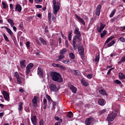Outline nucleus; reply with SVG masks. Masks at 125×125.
I'll use <instances>...</instances> for the list:
<instances>
[{
  "instance_id": "f257e3e1",
  "label": "nucleus",
  "mask_w": 125,
  "mask_h": 125,
  "mask_svg": "<svg viewBox=\"0 0 125 125\" xmlns=\"http://www.w3.org/2000/svg\"><path fill=\"white\" fill-rule=\"evenodd\" d=\"M51 77L54 82H57V83H62L63 82V78L61 74L59 73L54 72L51 73Z\"/></svg>"
},
{
  "instance_id": "f03ea898",
  "label": "nucleus",
  "mask_w": 125,
  "mask_h": 125,
  "mask_svg": "<svg viewBox=\"0 0 125 125\" xmlns=\"http://www.w3.org/2000/svg\"><path fill=\"white\" fill-rule=\"evenodd\" d=\"M60 9V3L53 0V12L55 15H57L58 11Z\"/></svg>"
},
{
  "instance_id": "7ed1b4c3",
  "label": "nucleus",
  "mask_w": 125,
  "mask_h": 125,
  "mask_svg": "<svg viewBox=\"0 0 125 125\" xmlns=\"http://www.w3.org/2000/svg\"><path fill=\"white\" fill-rule=\"evenodd\" d=\"M118 114L116 111H112V112L108 115L106 120L108 122H113L116 119Z\"/></svg>"
},
{
  "instance_id": "20e7f679",
  "label": "nucleus",
  "mask_w": 125,
  "mask_h": 125,
  "mask_svg": "<svg viewBox=\"0 0 125 125\" xmlns=\"http://www.w3.org/2000/svg\"><path fill=\"white\" fill-rule=\"evenodd\" d=\"M1 29L5 28L8 34H9V35L10 36V37L12 39V40L13 41H16V37H15L14 33H13V32H12V30H11V29H10L7 26H2L1 27Z\"/></svg>"
},
{
  "instance_id": "39448f33",
  "label": "nucleus",
  "mask_w": 125,
  "mask_h": 125,
  "mask_svg": "<svg viewBox=\"0 0 125 125\" xmlns=\"http://www.w3.org/2000/svg\"><path fill=\"white\" fill-rule=\"evenodd\" d=\"M66 52H67V49L66 48H62L60 51V55L59 56V59L57 60V61L58 62H59V61H61V60H62V59H63L64 57H65V56H64V54H65Z\"/></svg>"
},
{
  "instance_id": "423d86ee",
  "label": "nucleus",
  "mask_w": 125,
  "mask_h": 125,
  "mask_svg": "<svg viewBox=\"0 0 125 125\" xmlns=\"http://www.w3.org/2000/svg\"><path fill=\"white\" fill-rule=\"evenodd\" d=\"M33 67H34V64L33 63H29L27 65L26 67V74L27 75V76H28L29 74L31 73V69H32Z\"/></svg>"
},
{
  "instance_id": "0eeeda50",
  "label": "nucleus",
  "mask_w": 125,
  "mask_h": 125,
  "mask_svg": "<svg viewBox=\"0 0 125 125\" xmlns=\"http://www.w3.org/2000/svg\"><path fill=\"white\" fill-rule=\"evenodd\" d=\"M2 94L3 95L5 100H6V101H8V102H9V94H8V93L5 91H2Z\"/></svg>"
},
{
  "instance_id": "6e6552de",
  "label": "nucleus",
  "mask_w": 125,
  "mask_h": 125,
  "mask_svg": "<svg viewBox=\"0 0 125 125\" xmlns=\"http://www.w3.org/2000/svg\"><path fill=\"white\" fill-rule=\"evenodd\" d=\"M79 28H76L75 29V34L76 35L75 38H77L78 40H81V32L79 31Z\"/></svg>"
},
{
  "instance_id": "1a4fd4ad",
  "label": "nucleus",
  "mask_w": 125,
  "mask_h": 125,
  "mask_svg": "<svg viewBox=\"0 0 125 125\" xmlns=\"http://www.w3.org/2000/svg\"><path fill=\"white\" fill-rule=\"evenodd\" d=\"M101 8H102V6L101 4L98 5V6L97 7L95 14L97 16H99V15H100Z\"/></svg>"
},
{
  "instance_id": "9d476101",
  "label": "nucleus",
  "mask_w": 125,
  "mask_h": 125,
  "mask_svg": "<svg viewBox=\"0 0 125 125\" xmlns=\"http://www.w3.org/2000/svg\"><path fill=\"white\" fill-rule=\"evenodd\" d=\"M78 52L81 57L83 58V54H84V49L83 46H80L78 48Z\"/></svg>"
},
{
  "instance_id": "9b49d317",
  "label": "nucleus",
  "mask_w": 125,
  "mask_h": 125,
  "mask_svg": "<svg viewBox=\"0 0 125 125\" xmlns=\"http://www.w3.org/2000/svg\"><path fill=\"white\" fill-rule=\"evenodd\" d=\"M49 88L51 91H54L55 92L58 91V89L57 87H56V85H55L54 84H51L49 86Z\"/></svg>"
},
{
  "instance_id": "f8f14e48",
  "label": "nucleus",
  "mask_w": 125,
  "mask_h": 125,
  "mask_svg": "<svg viewBox=\"0 0 125 125\" xmlns=\"http://www.w3.org/2000/svg\"><path fill=\"white\" fill-rule=\"evenodd\" d=\"M31 120L33 125H37V124L38 123V120L37 119L36 116H31Z\"/></svg>"
},
{
  "instance_id": "ddd939ff",
  "label": "nucleus",
  "mask_w": 125,
  "mask_h": 125,
  "mask_svg": "<svg viewBox=\"0 0 125 125\" xmlns=\"http://www.w3.org/2000/svg\"><path fill=\"white\" fill-rule=\"evenodd\" d=\"M75 17L79 22H81L84 26L85 25V22L82 18H81V17L79 16L77 14H75Z\"/></svg>"
},
{
  "instance_id": "4468645a",
  "label": "nucleus",
  "mask_w": 125,
  "mask_h": 125,
  "mask_svg": "<svg viewBox=\"0 0 125 125\" xmlns=\"http://www.w3.org/2000/svg\"><path fill=\"white\" fill-rule=\"evenodd\" d=\"M93 122V120H92V118L89 117L85 120V125H90L91 124H92Z\"/></svg>"
},
{
  "instance_id": "2eb2a0df",
  "label": "nucleus",
  "mask_w": 125,
  "mask_h": 125,
  "mask_svg": "<svg viewBox=\"0 0 125 125\" xmlns=\"http://www.w3.org/2000/svg\"><path fill=\"white\" fill-rule=\"evenodd\" d=\"M15 11L18 12H21L22 11V6L19 4L16 5Z\"/></svg>"
},
{
  "instance_id": "dca6fc26",
  "label": "nucleus",
  "mask_w": 125,
  "mask_h": 125,
  "mask_svg": "<svg viewBox=\"0 0 125 125\" xmlns=\"http://www.w3.org/2000/svg\"><path fill=\"white\" fill-rule=\"evenodd\" d=\"M68 87L71 89V90H72L73 93H77V89L76 88V87H75V86L72 84H69Z\"/></svg>"
},
{
  "instance_id": "f3484780",
  "label": "nucleus",
  "mask_w": 125,
  "mask_h": 125,
  "mask_svg": "<svg viewBox=\"0 0 125 125\" xmlns=\"http://www.w3.org/2000/svg\"><path fill=\"white\" fill-rule=\"evenodd\" d=\"M38 75H39L40 77H42V76H43L42 69V67L41 66H39L38 67Z\"/></svg>"
},
{
  "instance_id": "a211bd4d",
  "label": "nucleus",
  "mask_w": 125,
  "mask_h": 125,
  "mask_svg": "<svg viewBox=\"0 0 125 125\" xmlns=\"http://www.w3.org/2000/svg\"><path fill=\"white\" fill-rule=\"evenodd\" d=\"M106 26V25L103 24L102 23H100V27L99 29H98V32L99 33H101V32H102V31H103V30L104 29V28H105V27Z\"/></svg>"
},
{
  "instance_id": "6ab92c4d",
  "label": "nucleus",
  "mask_w": 125,
  "mask_h": 125,
  "mask_svg": "<svg viewBox=\"0 0 125 125\" xmlns=\"http://www.w3.org/2000/svg\"><path fill=\"white\" fill-rule=\"evenodd\" d=\"M17 79V82L19 84H21L23 82H25V79L23 77H19Z\"/></svg>"
},
{
  "instance_id": "aec40b11",
  "label": "nucleus",
  "mask_w": 125,
  "mask_h": 125,
  "mask_svg": "<svg viewBox=\"0 0 125 125\" xmlns=\"http://www.w3.org/2000/svg\"><path fill=\"white\" fill-rule=\"evenodd\" d=\"M21 67L22 69H24L26 67V60H22L20 62Z\"/></svg>"
},
{
  "instance_id": "412c9836",
  "label": "nucleus",
  "mask_w": 125,
  "mask_h": 125,
  "mask_svg": "<svg viewBox=\"0 0 125 125\" xmlns=\"http://www.w3.org/2000/svg\"><path fill=\"white\" fill-rule=\"evenodd\" d=\"M52 17V14L51 13H48V23L50 25H51L52 21H51V18Z\"/></svg>"
},
{
  "instance_id": "4be33fe9",
  "label": "nucleus",
  "mask_w": 125,
  "mask_h": 125,
  "mask_svg": "<svg viewBox=\"0 0 125 125\" xmlns=\"http://www.w3.org/2000/svg\"><path fill=\"white\" fill-rule=\"evenodd\" d=\"M81 83L84 86H87L88 85V82L84 79H82L81 80Z\"/></svg>"
},
{
  "instance_id": "5701e85b",
  "label": "nucleus",
  "mask_w": 125,
  "mask_h": 125,
  "mask_svg": "<svg viewBox=\"0 0 125 125\" xmlns=\"http://www.w3.org/2000/svg\"><path fill=\"white\" fill-rule=\"evenodd\" d=\"M99 115H103L104 114H107L108 113V111L106 109H104L103 110H100L98 111Z\"/></svg>"
},
{
  "instance_id": "b1692460",
  "label": "nucleus",
  "mask_w": 125,
  "mask_h": 125,
  "mask_svg": "<svg viewBox=\"0 0 125 125\" xmlns=\"http://www.w3.org/2000/svg\"><path fill=\"white\" fill-rule=\"evenodd\" d=\"M62 63H64V64H67V65H70V64H72V60H63L62 61Z\"/></svg>"
},
{
  "instance_id": "393cba45",
  "label": "nucleus",
  "mask_w": 125,
  "mask_h": 125,
  "mask_svg": "<svg viewBox=\"0 0 125 125\" xmlns=\"http://www.w3.org/2000/svg\"><path fill=\"white\" fill-rule=\"evenodd\" d=\"M77 38H76V36L74 37L73 39V46L74 48V49H76V45L77 43Z\"/></svg>"
},
{
  "instance_id": "a878e982",
  "label": "nucleus",
  "mask_w": 125,
  "mask_h": 125,
  "mask_svg": "<svg viewBox=\"0 0 125 125\" xmlns=\"http://www.w3.org/2000/svg\"><path fill=\"white\" fill-rule=\"evenodd\" d=\"M117 12V10L116 9H114L111 12L110 14L109 15L110 18H112L115 15V14Z\"/></svg>"
},
{
  "instance_id": "bb28decb",
  "label": "nucleus",
  "mask_w": 125,
  "mask_h": 125,
  "mask_svg": "<svg viewBox=\"0 0 125 125\" xmlns=\"http://www.w3.org/2000/svg\"><path fill=\"white\" fill-rule=\"evenodd\" d=\"M99 93H100L102 95H105V96H107L108 94L107 93H106V91H105V90L104 89H101L99 90Z\"/></svg>"
},
{
  "instance_id": "cd10ccee",
  "label": "nucleus",
  "mask_w": 125,
  "mask_h": 125,
  "mask_svg": "<svg viewBox=\"0 0 125 125\" xmlns=\"http://www.w3.org/2000/svg\"><path fill=\"white\" fill-rule=\"evenodd\" d=\"M98 103L101 106H104L105 105V101H104V99H100Z\"/></svg>"
},
{
  "instance_id": "c85d7f7f",
  "label": "nucleus",
  "mask_w": 125,
  "mask_h": 125,
  "mask_svg": "<svg viewBox=\"0 0 125 125\" xmlns=\"http://www.w3.org/2000/svg\"><path fill=\"white\" fill-rule=\"evenodd\" d=\"M7 22L10 24L11 27H13L14 26V22H13V20L12 19H9L7 20Z\"/></svg>"
},
{
  "instance_id": "c756f323",
  "label": "nucleus",
  "mask_w": 125,
  "mask_h": 125,
  "mask_svg": "<svg viewBox=\"0 0 125 125\" xmlns=\"http://www.w3.org/2000/svg\"><path fill=\"white\" fill-rule=\"evenodd\" d=\"M119 77L120 80H125V75L124 73H120L119 74Z\"/></svg>"
},
{
  "instance_id": "7c9ffc66",
  "label": "nucleus",
  "mask_w": 125,
  "mask_h": 125,
  "mask_svg": "<svg viewBox=\"0 0 125 125\" xmlns=\"http://www.w3.org/2000/svg\"><path fill=\"white\" fill-rule=\"evenodd\" d=\"M2 4L3 5V9H7L8 8V5L7 4V3L3 1L2 2Z\"/></svg>"
},
{
  "instance_id": "2f4dec72",
  "label": "nucleus",
  "mask_w": 125,
  "mask_h": 125,
  "mask_svg": "<svg viewBox=\"0 0 125 125\" xmlns=\"http://www.w3.org/2000/svg\"><path fill=\"white\" fill-rule=\"evenodd\" d=\"M39 40L40 42L42 43L43 45H46V41H45L44 40H43V38L40 37L39 38Z\"/></svg>"
},
{
  "instance_id": "473e14b6",
  "label": "nucleus",
  "mask_w": 125,
  "mask_h": 125,
  "mask_svg": "<svg viewBox=\"0 0 125 125\" xmlns=\"http://www.w3.org/2000/svg\"><path fill=\"white\" fill-rule=\"evenodd\" d=\"M19 111H22L23 110V103L20 102L19 104Z\"/></svg>"
},
{
  "instance_id": "72a5a7b5",
  "label": "nucleus",
  "mask_w": 125,
  "mask_h": 125,
  "mask_svg": "<svg viewBox=\"0 0 125 125\" xmlns=\"http://www.w3.org/2000/svg\"><path fill=\"white\" fill-rule=\"evenodd\" d=\"M38 97L37 96H34V99L32 100V103L35 105L38 104V101L37 100Z\"/></svg>"
},
{
  "instance_id": "f704fd0d",
  "label": "nucleus",
  "mask_w": 125,
  "mask_h": 125,
  "mask_svg": "<svg viewBox=\"0 0 125 125\" xmlns=\"http://www.w3.org/2000/svg\"><path fill=\"white\" fill-rule=\"evenodd\" d=\"M115 41H112L111 42H110L109 43H108L107 44V47H110L111 46H112V45H114V44H115Z\"/></svg>"
},
{
  "instance_id": "c9c22d12",
  "label": "nucleus",
  "mask_w": 125,
  "mask_h": 125,
  "mask_svg": "<svg viewBox=\"0 0 125 125\" xmlns=\"http://www.w3.org/2000/svg\"><path fill=\"white\" fill-rule=\"evenodd\" d=\"M107 35V31L106 30H104L103 32L101 34V37L103 38L105 36Z\"/></svg>"
},
{
  "instance_id": "e433bc0d",
  "label": "nucleus",
  "mask_w": 125,
  "mask_h": 125,
  "mask_svg": "<svg viewBox=\"0 0 125 125\" xmlns=\"http://www.w3.org/2000/svg\"><path fill=\"white\" fill-rule=\"evenodd\" d=\"M72 34H73V31H70L68 35V40L69 41V42H71L72 41Z\"/></svg>"
},
{
  "instance_id": "4c0bfd02",
  "label": "nucleus",
  "mask_w": 125,
  "mask_h": 125,
  "mask_svg": "<svg viewBox=\"0 0 125 125\" xmlns=\"http://www.w3.org/2000/svg\"><path fill=\"white\" fill-rule=\"evenodd\" d=\"M113 37H110L109 38L107 39V40L105 42L104 44H107L108 42H110L113 39Z\"/></svg>"
},
{
  "instance_id": "58836bf2",
  "label": "nucleus",
  "mask_w": 125,
  "mask_h": 125,
  "mask_svg": "<svg viewBox=\"0 0 125 125\" xmlns=\"http://www.w3.org/2000/svg\"><path fill=\"white\" fill-rule=\"evenodd\" d=\"M69 56L71 59H75V54L73 53H70L69 54Z\"/></svg>"
},
{
  "instance_id": "ea45409f",
  "label": "nucleus",
  "mask_w": 125,
  "mask_h": 125,
  "mask_svg": "<svg viewBox=\"0 0 125 125\" xmlns=\"http://www.w3.org/2000/svg\"><path fill=\"white\" fill-rule=\"evenodd\" d=\"M2 35L6 42H9V39H8V37H7V36H6L5 33H3Z\"/></svg>"
},
{
  "instance_id": "a19ab883",
  "label": "nucleus",
  "mask_w": 125,
  "mask_h": 125,
  "mask_svg": "<svg viewBox=\"0 0 125 125\" xmlns=\"http://www.w3.org/2000/svg\"><path fill=\"white\" fill-rule=\"evenodd\" d=\"M45 97L47 99H48L49 102H51V101H52V99H51V98L50 96H49V95H46Z\"/></svg>"
},
{
  "instance_id": "79ce46f5",
  "label": "nucleus",
  "mask_w": 125,
  "mask_h": 125,
  "mask_svg": "<svg viewBox=\"0 0 125 125\" xmlns=\"http://www.w3.org/2000/svg\"><path fill=\"white\" fill-rule=\"evenodd\" d=\"M67 117H68V118H73V112L71 111L69 112L67 114Z\"/></svg>"
},
{
  "instance_id": "37998d69",
  "label": "nucleus",
  "mask_w": 125,
  "mask_h": 125,
  "mask_svg": "<svg viewBox=\"0 0 125 125\" xmlns=\"http://www.w3.org/2000/svg\"><path fill=\"white\" fill-rule=\"evenodd\" d=\"M123 62H125V56L122 58V59L119 62V63H123Z\"/></svg>"
},
{
  "instance_id": "c03bdc74",
  "label": "nucleus",
  "mask_w": 125,
  "mask_h": 125,
  "mask_svg": "<svg viewBox=\"0 0 125 125\" xmlns=\"http://www.w3.org/2000/svg\"><path fill=\"white\" fill-rule=\"evenodd\" d=\"M55 120H56V121H58L59 122H60V123H62V119H60L57 116L55 117Z\"/></svg>"
},
{
  "instance_id": "a18cd8bd",
  "label": "nucleus",
  "mask_w": 125,
  "mask_h": 125,
  "mask_svg": "<svg viewBox=\"0 0 125 125\" xmlns=\"http://www.w3.org/2000/svg\"><path fill=\"white\" fill-rule=\"evenodd\" d=\"M75 73L76 76H81V72H80L79 70H75Z\"/></svg>"
},
{
  "instance_id": "49530a36",
  "label": "nucleus",
  "mask_w": 125,
  "mask_h": 125,
  "mask_svg": "<svg viewBox=\"0 0 125 125\" xmlns=\"http://www.w3.org/2000/svg\"><path fill=\"white\" fill-rule=\"evenodd\" d=\"M119 41H120L121 42H125V38L124 37H120L119 38Z\"/></svg>"
},
{
  "instance_id": "de8ad7c7",
  "label": "nucleus",
  "mask_w": 125,
  "mask_h": 125,
  "mask_svg": "<svg viewBox=\"0 0 125 125\" xmlns=\"http://www.w3.org/2000/svg\"><path fill=\"white\" fill-rule=\"evenodd\" d=\"M14 76H15L16 78H17V79L18 78L20 77V75H19V74L18 73V72H16L14 73Z\"/></svg>"
},
{
  "instance_id": "09e8293b",
  "label": "nucleus",
  "mask_w": 125,
  "mask_h": 125,
  "mask_svg": "<svg viewBox=\"0 0 125 125\" xmlns=\"http://www.w3.org/2000/svg\"><path fill=\"white\" fill-rule=\"evenodd\" d=\"M39 124H40V125H44V122L43 121V120L41 119L40 121Z\"/></svg>"
},
{
  "instance_id": "8fccbe9b",
  "label": "nucleus",
  "mask_w": 125,
  "mask_h": 125,
  "mask_svg": "<svg viewBox=\"0 0 125 125\" xmlns=\"http://www.w3.org/2000/svg\"><path fill=\"white\" fill-rule=\"evenodd\" d=\"M60 68H61V69H62V71H66V67H65L63 65H61V66Z\"/></svg>"
},
{
  "instance_id": "3c124183",
  "label": "nucleus",
  "mask_w": 125,
  "mask_h": 125,
  "mask_svg": "<svg viewBox=\"0 0 125 125\" xmlns=\"http://www.w3.org/2000/svg\"><path fill=\"white\" fill-rule=\"evenodd\" d=\"M99 59H100L99 55L97 56L95 59V62H98V61H99Z\"/></svg>"
},
{
  "instance_id": "603ef678",
  "label": "nucleus",
  "mask_w": 125,
  "mask_h": 125,
  "mask_svg": "<svg viewBox=\"0 0 125 125\" xmlns=\"http://www.w3.org/2000/svg\"><path fill=\"white\" fill-rule=\"evenodd\" d=\"M43 105H47V101L46 99H44L43 100Z\"/></svg>"
},
{
  "instance_id": "864d4df0",
  "label": "nucleus",
  "mask_w": 125,
  "mask_h": 125,
  "mask_svg": "<svg viewBox=\"0 0 125 125\" xmlns=\"http://www.w3.org/2000/svg\"><path fill=\"white\" fill-rule=\"evenodd\" d=\"M87 79H88L89 80H90L92 78V74H88L87 75Z\"/></svg>"
},
{
  "instance_id": "5fc2aeb1",
  "label": "nucleus",
  "mask_w": 125,
  "mask_h": 125,
  "mask_svg": "<svg viewBox=\"0 0 125 125\" xmlns=\"http://www.w3.org/2000/svg\"><path fill=\"white\" fill-rule=\"evenodd\" d=\"M115 83H117V84H121L122 83V82L119 80H115L114 82Z\"/></svg>"
},
{
  "instance_id": "6e6d98bb",
  "label": "nucleus",
  "mask_w": 125,
  "mask_h": 125,
  "mask_svg": "<svg viewBox=\"0 0 125 125\" xmlns=\"http://www.w3.org/2000/svg\"><path fill=\"white\" fill-rule=\"evenodd\" d=\"M35 3H40L42 1V0H34Z\"/></svg>"
},
{
  "instance_id": "4d7b16f0",
  "label": "nucleus",
  "mask_w": 125,
  "mask_h": 125,
  "mask_svg": "<svg viewBox=\"0 0 125 125\" xmlns=\"http://www.w3.org/2000/svg\"><path fill=\"white\" fill-rule=\"evenodd\" d=\"M52 20L53 22H55V21H56V17H55L54 15H53Z\"/></svg>"
},
{
  "instance_id": "13d9d810",
  "label": "nucleus",
  "mask_w": 125,
  "mask_h": 125,
  "mask_svg": "<svg viewBox=\"0 0 125 125\" xmlns=\"http://www.w3.org/2000/svg\"><path fill=\"white\" fill-rule=\"evenodd\" d=\"M26 47H27V48H29V47H30V42L28 41L27 42H26Z\"/></svg>"
},
{
  "instance_id": "bf43d9fd",
  "label": "nucleus",
  "mask_w": 125,
  "mask_h": 125,
  "mask_svg": "<svg viewBox=\"0 0 125 125\" xmlns=\"http://www.w3.org/2000/svg\"><path fill=\"white\" fill-rule=\"evenodd\" d=\"M65 42V46L67 48H68V47H69V43H68V41L66 40Z\"/></svg>"
},
{
  "instance_id": "052dcab7",
  "label": "nucleus",
  "mask_w": 125,
  "mask_h": 125,
  "mask_svg": "<svg viewBox=\"0 0 125 125\" xmlns=\"http://www.w3.org/2000/svg\"><path fill=\"white\" fill-rule=\"evenodd\" d=\"M35 7H36V8H42V6L41 5H35Z\"/></svg>"
},
{
  "instance_id": "680f3d73",
  "label": "nucleus",
  "mask_w": 125,
  "mask_h": 125,
  "mask_svg": "<svg viewBox=\"0 0 125 125\" xmlns=\"http://www.w3.org/2000/svg\"><path fill=\"white\" fill-rule=\"evenodd\" d=\"M114 68H110L107 72V74L109 75V74H111V71H112V70H113Z\"/></svg>"
},
{
  "instance_id": "e2e57ef3",
  "label": "nucleus",
  "mask_w": 125,
  "mask_h": 125,
  "mask_svg": "<svg viewBox=\"0 0 125 125\" xmlns=\"http://www.w3.org/2000/svg\"><path fill=\"white\" fill-rule=\"evenodd\" d=\"M10 9H11V10H13V4H10Z\"/></svg>"
},
{
  "instance_id": "0e129e2a",
  "label": "nucleus",
  "mask_w": 125,
  "mask_h": 125,
  "mask_svg": "<svg viewBox=\"0 0 125 125\" xmlns=\"http://www.w3.org/2000/svg\"><path fill=\"white\" fill-rule=\"evenodd\" d=\"M121 28V31H122V32H125V26H122Z\"/></svg>"
},
{
  "instance_id": "69168bd1",
  "label": "nucleus",
  "mask_w": 125,
  "mask_h": 125,
  "mask_svg": "<svg viewBox=\"0 0 125 125\" xmlns=\"http://www.w3.org/2000/svg\"><path fill=\"white\" fill-rule=\"evenodd\" d=\"M13 30L15 32L17 31V28H16V27L13 26Z\"/></svg>"
},
{
  "instance_id": "338daca9",
  "label": "nucleus",
  "mask_w": 125,
  "mask_h": 125,
  "mask_svg": "<svg viewBox=\"0 0 125 125\" xmlns=\"http://www.w3.org/2000/svg\"><path fill=\"white\" fill-rule=\"evenodd\" d=\"M37 17H38V18H42V14H38Z\"/></svg>"
},
{
  "instance_id": "774afa93",
  "label": "nucleus",
  "mask_w": 125,
  "mask_h": 125,
  "mask_svg": "<svg viewBox=\"0 0 125 125\" xmlns=\"http://www.w3.org/2000/svg\"><path fill=\"white\" fill-rule=\"evenodd\" d=\"M56 64L57 63H53L52 64V66H53V67H56Z\"/></svg>"
}]
</instances>
